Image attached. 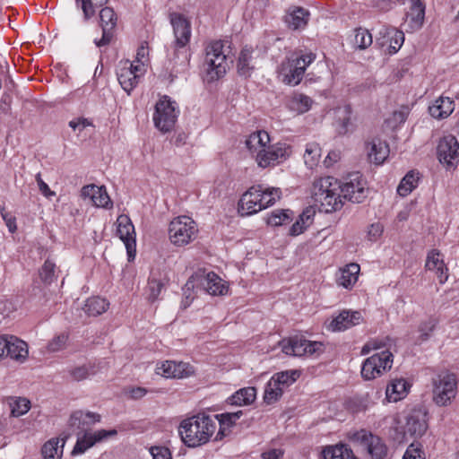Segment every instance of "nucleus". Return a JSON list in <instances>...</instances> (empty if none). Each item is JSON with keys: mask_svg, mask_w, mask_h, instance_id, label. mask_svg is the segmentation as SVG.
<instances>
[{"mask_svg": "<svg viewBox=\"0 0 459 459\" xmlns=\"http://www.w3.org/2000/svg\"><path fill=\"white\" fill-rule=\"evenodd\" d=\"M117 233L119 238L125 244L126 248L128 260L132 261L135 257L136 242L134 227L127 215H120L117 220Z\"/></svg>", "mask_w": 459, "mask_h": 459, "instance_id": "nucleus-14", "label": "nucleus"}, {"mask_svg": "<svg viewBox=\"0 0 459 459\" xmlns=\"http://www.w3.org/2000/svg\"><path fill=\"white\" fill-rule=\"evenodd\" d=\"M270 136L264 130H258L252 133L246 140V146L255 159L258 152L265 151L269 145Z\"/></svg>", "mask_w": 459, "mask_h": 459, "instance_id": "nucleus-24", "label": "nucleus"}, {"mask_svg": "<svg viewBox=\"0 0 459 459\" xmlns=\"http://www.w3.org/2000/svg\"><path fill=\"white\" fill-rule=\"evenodd\" d=\"M359 273V265L358 264H349L340 270V274L337 278L338 284L346 289L351 288L358 281Z\"/></svg>", "mask_w": 459, "mask_h": 459, "instance_id": "nucleus-31", "label": "nucleus"}, {"mask_svg": "<svg viewBox=\"0 0 459 459\" xmlns=\"http://www.w3.org/2000/svg\"><path fill=\"white\" fill-rule=\"evenodd\" d=\"M175 364V361H169L167 360L165 362H162L159 367H157V374L167 377V378H172L174 370H173V365Z\"/></svg>", "mask_w": 459, "mask_h": 459, "instance_id": "nucleus-60", "label": "nucleus"}, {"mask_svg": "<svg viewBox=\"0 0 459 459\" xmlns=\"http://www.w3.org/2000/svg\"><path fill=\"white\" fill-rule=\"evenodd\" d=\"M316 58L313 53L298 56L292 54L287 56L278 67L279 76L288 85H298L304 75L306 68Z\"/></svg>", "mask_w": 459, "mask_h": 459, "instance_id": "nucleus-5", "label": "nucleus"}, {"mask_svg": "<svg viewBox=\"0 0 459 459\" xmlns=\"http://www.w3.org/2000/svg\"><path fill=\"white\" fill-rule=\"evenodd\" d=\"M425 17L424 4H411L410 11L407 13V19L410 22V27L412 30L421 28Z\"/></svg>", "mask_w": 459, "mask_h": 459, "instance_id": "nucleus-37", "label": "nucleus"}, {"mask_svg": "<svg viewBox=\"0 0 459 459\" xmlns=\"http://www.w3.org/2000/svg\"><path fill=\"white\" fill-rule=\"evenodd\" d=\"M281 350L287 355H314L323 351L324 344L320 342H311L302 337L294 336L281 342Z\"/></svg>", "mask_w": 459, "mask_h": 459, "instance_id": "nucleus-12", "label": "nucleus"}, {"mask_svg": "<svg viewBox=\"0 0 459 459\" xmlns=\"http://www.w3.org/2000/svg\"><path fill=\"white\" fill-rule=\"evenodd\" d=\"M107 2L108 0H76L77 4H81V8L86 20L92 17L96 13V9L103 6Z\"/></svg>", "mask_w": 459, "mask_h": 459, "instance_id": "nucleus-46", "label": "nucleus"}, {"mask_svg": "<svg viewBox=\"0 0 459 459\" xmlns=\"http://www.w3.org/2000/svg\"><path fill=\"white\" fill-rule=\"evenodd\" d=\"M9 405L11 407V415L20 417L29 411L30 402L22 397H12L10 398Z\"/></svg>", "mask_w": 459, "mask_h": 459, "instance_id": "nucleus-44", "label": "nucleus"}, {"mask_svg": "<svg viewBox=\"0 0 459 459\" xmlns=\"http://www.w3.org/2000/svg\"><path fill=\"white\" fill-rule=\"evenodd\" d=\"M1 215L5 221L6 226L10 232H14L17 229L16 227V220L11 215L9 212H5L4 208L1 209Z\"/></svg>", "mask_w": 459, "mask_h": 459, "instance_id": "nucleus-62", "label": "nucleus"}, {"mask_svg": "<svg viewBox=\"0 0 459 459\" xmlns=\"http://www.w3.org/2000/svg\"><path fill=\"white\" fill-rule=\"evenodd\" d=\"M260 191L261 186H254L241 196L238 203V212L242 215H251L263 210L264 204L261 203Z\"/></svg>", "mask_w": 459, "mask_h": 459, "instance_id": "nucleus-16", "label": "nucleus"}, {"mask_svg": "<svg viewBox=\"0 0 459 459\" xmlns=\"http://www.w3.org/2000/svg\"><path fill=\"white\" fill-rule=\"evenodd\" d=\"M372 459H383L387 453V447L382 439L371 433L365 435L362 440Z\"/></svg>", "mask_w": 459, "mask_h": 459, "instance_id": "nucleus-27", "label": "nucleus"}, {"mask_svg": "<svg viewBox=\"0 0 459 459\" xmlns=\"http://www.w3.org/2000/svg\"><path fill=\"white\" fill-rule=\"evenodd\" d=\"M320 157V149L317 144H308L304 154V160L307 167L312 169L316 165Z\"/></svg>", "mask_w": 459, "mask_h": 459, "instance_id": "nucleus-52", "label": "nucleus"}, {"mask_svg": "<svg viewBox=\"0 0 459 459\" xmlns=\"http://www.w3.org/2000/svg\"><path fill=\"white\" fill-rule=\"evenodd\" d=\"M324 459H356L351 449L345 445L328 446L323 450Z\"/></svg>", "mask_w": 459, "mask_h": 459, "instance_id": "nucleus-36", "label": "nucleus"}, {"mask_svg": "<svg viewBox=\"0 0 459 459\" xmlns=\"http://www.w3.org/2000/svg\"><path fill=\"white\" fill-rule=\"evenodd\" d=\"M283 391L281 387L270 379L264 389V402L267 404H273L281 397Z\"/></svg>", "mask_w": 459, "mask_h": 459, "instance_id": "nucleus-47", "label": "nucleus"}, {"mask_svg": "<svg viewBox=\"0 0 459 459\" xmlns=\"http://www.w3.org/2000/svg\"><path fill=\"white\" fill-rule=\"evenodd\" d=\"M408 388L409 385L404 379H394L386 387V399L388 402H397L407 394Z\"/></svg>", "mask_w": 459, "mask_h": 459, "instance_id": "nucleus-32", "label": "nucleus"}, {"mask_svg": "<svg viewBox=\"0 0 459 459\" xmlns=\"http://www.w3.org/2000/svg\"><path fill=\"white\" fill-rule=\"evenodd\" d=\"M437 156L439 162L447 169H455L459 163V143L452 135L442 137L437 146Z\"/></svg>", "mask_w": 459, "mask_h": 459, "instance_id": "nucleus-10", "label": "nucleus"}, {"mask_svg": "<svg viewBox=\"0 0 459 459\" xmlns=\"http://www.w3.org/2000/svg\"><path fill=\"white\" fill-rule=\"evenodd\" d=\"M256 397V389L252 386L244 387L237 391L229 398V403L232 405H249Z\"/></svg>", "mask_w": 459, "mask_h": 459, "instance_id": "nucleus-33", "label": "nucleus"}, {"mask_svg": "<svg viewBox=\"0 0 459 459\" xmlns=\"http://www.w3.org/2000/svg\"><path fill=\"white\" fill-rule=\"evenodd\" d=\"M101 27L114 29L117 24V16L112 8H102L100 13Z\"/></svg>", "mask_w": 459, "mask_h": 459, "instance_id": "nucleus-53", "label": "nucleus"}, {"mask_svg": "<svg viewBox=\"0 0 459 459\" xmlns=\"http://www.w3.org/2000/svg\"><path fill=\"white\" fill-rule=\"evenodd\" d=\"M99 421H100V414L83 411H74L69 420V423L72 427H76L82 430H85L86 428Z\"/></svg>", "mask_w": 459, "mask_h": 459, "instance_id": "nucleus-26", "label": "nucleus"}, {"mask_svg": "<svg viewBox=\"0 0 459 459\" xmlns=\"http://www.w3.org/2000/svg\"><path fill=\"white\" fill-rule=\"evenodd\" d=\"M455 109L454 100L448 97H439L429 107V115L436 119L448 117Z\"/></svg>", "mask_w": 459, "mask_h": 459, "instance_id": "nucleus-25", "label": "nucleus"}, {"mask_svg": "<svg viewBox=\"0 0 459 459\" xmlns=\"http://www.w3.org/2000/svg\"><path fill=\"white\" fill-rule=\"evenodd\" d=\"M372 35L370 32L362 28H359L355 30L354 45L359 49H365L372 44Z\"/></svg>", "mask_w": 459, "mask_h": 459, "instance_id": "nucleus-50", "label": "nucleus"}, {"mask_svg": "<svg viewBox=\"0 0 459 459\" xmlns=\"http://www.w3.org/2000/svg\"><path fill=\"white\" fill-rule=\"evenodd\" d=\"M194 281L211 295H224L228 291L223 280L213 272L197 273Z\"/></svg>", "mask_w": 459, "mask_h": 459, "instance_id": "nucleus-17", "label": "nucleus"}, {"mask_svg": "<svg viewBox=\"0 0 459 459\" xmlns=\"http://www.w3.org/2000/svg\"><path fill=\"white\" fill-rule=\"evenodd\" d=\"M310 13L303 7L291 6L288 9L284 22L291 30L304 29L309 20Z\"/></svg>", "mask_w": 459, "mask_h": 459, "instance_id": "nucleus-21", "label": "nucleus"}, {"mask_svg": "<svg viewBox=\"0 0 459 459\" xmlns=\"http://www.w3.org/2000/svg\"><path fill=\"white\" fill-rule=\"evenodd\" d=\"M66 439L67 436H65L61 439L51 438L47 441L41 448L43 459H61Z\"/></svg>", "mask_w": 459, "mask_h": 459, "instance_id": "nucleus-29", "label": "nucleus"}, {"mask_svg": "<svg viewBox=\"0 0 459 459\" xmlns=\"http://www.w3.org/2000/svg\"><path fill=\"white\" fill-rule=\"evenodd\" d=\"M437 325V321L433 318H429L424 322H421L419 325V331L420 333V339L424 342L429 337V333L434 330Z\"/></svg>", "mask_w": 459, "mask_h": 459, "instance_id": "nucleus-56", "label": "nucleus"}, {"mask_svg": "<svg viewBox=\"0 0 459 459\" xmlns=\"http://www.w3.org/2000/svg\"><path fill=\"white\" fill-rule=\"evenodd\" d=\"M291 214L290 210H277L268 217L267 223L271 226H281L291 221Z\"/></svg>", "mask_w": 459, "mask_h": 459, "instance_id": "nucleus-48", "label": "nucleus"}, {"mask_svg": "<svg viewBox=\"0 0 459 459\" xmlns=\"http://www.w3.org/2000/svg\"><path fill=\"white\" fill-rule=\"evenodd\" d=\"M242 415V411L236 412H226L220 415V429L216 436V440L221 439L230 432V429L235 424Z\"/></svg>", "mask_w": 459, "mask_h": 459, "instance_id": "nucleus-35", "label": "nucleus"}, {"mask_svg": "<svg viewBox=\"0 0 459 459\" xmlns=\"http://www.w3.org/2000/svg\"><path fill=\"white\" fill-rule=\"evenodd\" d=\"M378 35L383 38L382 46L389 44L390 53H396L404 41L403 32L394 27L383 26L379 30Z\"/></svg>", "mask_w": 459, "mask_h": 459, "instance_id": "nucleus-23", "label": "nucleus"}, {"mask_svg": "<svg viewBox=\"0 0 459 459\" xmlns=\"http://www.w3.org/2000/svg\"><path fill=\"white\" fill-rule=\"evenodd\" d=\"M419 177L414 171H409L403 178L401 180L397 186V193L401 196H406L411 193V191L418 185Z\"/></svg>", "mask_w": 459, "mask_h": 459, "instance_id": "nucleus-42", "label": "nucleus"}, {"mask_svg": "<svg viewBox=\"0 0 459 459\" xmlns=\"http://www.w3.org/2000/svg\"><path fill=\"white\" fill-rule=\"evenodd\" d=\"M367 151L369 160L377 165L382 164L389 154L388 144L377 137L367 143Z\"/></svg>", "mask_w": 459, "mask_h": 459, "instance_id": "nucleus-22", "label": "nucleus"}, {"mask_svg": "<svg viewBox=\"0 0 459 459\" xmlns=\"http://www.w3.org/2000/svg\"><path fill=\"white\" fill-rule=\"evenodd\" d=\"M361 320V314L358 311H342L328 325L331 331H344L351 326L359 325Z\"/></svg>", "mask_w": 459, "mask_h": 459, "instance_id": "nucleus-19", "label": "nucleus"}, {"mask_svg": "<svg viewBox=\"0 0 459 459\" xmlns=\"http://www.w3.org/2000/svg\"><path fill=\"white\" fill-rule=\"evenodd\" d=\"M313 100L310 97L303 93H295L290 98L287 106L290 110L303 114L311 108Z\"/></svg>", "mask_w": 459, "mask_h": 459, "instance_id": "nucleus-34", "label": "nucleus"}, {"mask_svg": "<svg viewBox=\"0 0 459 459\" xmlns=\"http://www.w3.org/2000/svg\"><path fill=\"white\" fill-rule=\"evenodd\" d=\"M393 358L392 352L387 350L373 354L362 365V377L366 380H371L391 369Z\"/></svg>", "mask_w": 459, "mask_h": 459, "instance_id": "nucleus-9", "label": "nucleus"}, {"mask_svg": "<svg viewBox=\"0 0 459 459\" xmlns=\"http://www.w3.org/2000/svg\"><path fill=\"white\" fill-rule=\"evenodd\" d=\"M347 408L352 412H359L367 409V403L363 398L355 397L347 401Z\"/></svg>", "mask_w": 459, "mask_h": 459, "instance_id": "nucleus-59", "label": "nucleus"}, {"mask_svg": "<svg viewBox=\"0 0 459 459\" xmlns=\"http://www.w3.org/2000/svg\"><path fill=\"white\" fill-rule=\"evenodd\" d=\"M28 345L22 340L11 335L5 356L19 362H24L28 358Z\"/></svg>", "mask_w": 459, "mask_h": 459, "instance_id": "nucleus-28", "label": "nucleus"}, {"mask_svg": "<svg viewBox=\"0 0 459 459\" xmlns=\"http://www.w3.org/2000/svg\"><path fill=\"white\" fill-rule=\"evenodd\" d=\"M425 267L429 271L435 272L439 283L443 284L447 281V267L446 266L439 251L433 249L428 253Z\"/></svg>", "mask_w": 459, "mask_h": 459, "instance_id": "nucleus-20", "label": "nucleus"}, {"mask_svg": "<svg viewBox=\"0 0 459 459\" xmlns=\"http://www.w3.org/2000/svg\"><path fill=\"white\" fill-rule=\"evenodd\" d=\"M112 30L113 29H110L108 27L102 28V38L100 40H95V44L97 47H102L109 44L112 39Z\"/></svg>", "mask_w": 459, "mask_h": 459, "instance_id": "nucleus-64", "label": "nucleus"}, {"mask_svg": "<svg viewBox=\"0 0 459 459\" xmlns=\"http://www.w3.org/2000/svg\"><path fill=\"white\" fill-rule=\"evenodd\" d=\"M94 365L88 363L72 367L68 369V374L74 381H82L95 375Z\"/></svg>", "mask_w": 459, "mask_h": 459, "instance_id": "nucleus-40", "label": "nucleus"}, {"mask_svg": "<svg viewBox=\"0 0 459 459\" xmlns=\"http://www.w3.org/2000/svg\"><path fill=\"white\" fill-rule=\"evenodd\" d=\"M36 181H37L39 189V191L41 192V194L43 195H45L46 197L49 198V197L54 196L56 195L55 192L50 190V188L48 186V184L43 181L40 173H38L36 175Z\"/></svg>", "mask_w": 459, "mask_h": 459, "instance_id": "nucleus-61", "label": "nucleus"}, {"mask_svg": "<svg viewBox=\"0 0 459 459\" xmlns=\"http://www.w3.org/2000/svg\"><path fill=\"white\" fill-rule=\"evenodd\" d=\"M291 147L285 143L268 145L264 152H258L255 158L257 165L263 169L274 166L280 160H286L291 154Z\"/></svg>", "mask_w": 459, "mask_h": 459, "instance_id": "nucleus-13", "label": "nucleus"}, {"mask_svg": "<svg viewBox=\"0 0 459 459\" xmlns=\"http://www.w3.org/2000/svg\"><path fill=\"white\" fill-rule=\"evenodd\" d=\"M117 433L116 429H100L95 432L85 431L82 436H78L76 444L74 446L71 455L74 456L83 454L95 444L108 438V437L117 435Z\"/></svg>", "mask_w": 459, "mask_h": 459, "instance_id": "nucleus-15", "label": "nucleus"}, {"mask_svg": "<svg viewBox=\"0 0 459 459\" xmlns=\"http://www.w3.org/2000/svg\"><path fill=\"white\" fill-rule=\"evenodd\" d=\"M81 195L83 198H90L97 207H112V202L105 186H97L96 185L84 186L81 190Z\"/></svg>", "mask_w": 459, "mask_h": 459, "instance_id": "nucleus-18", "label": "nucleus"}, {"mask_svg": "<svg viewBox=\"0 0 459 459\" xmlns=\"http://www.w3.org/2000/svg\"><path fill=\"white\" fill-rule=\"evenodd\" d=\"M163 283L156 279H150L148 282V300L154 302L160 296Z\"/></svg>", "mask_w": 459, "mask_h": 459, "instance_id": "nucleus-55", "label": "nucleus"}, {"mask_svg": "<svg viewBox=\"0 0 459 459\" xmlns=\"http://www.w3.org/2000/svg\"><path fill=\"white\" fill-rule=\"evenodd\" d=\"M150 453L152 459H172L169 449L165 446H152Z\"/></svg>", "mask_w": 459, "mask_h": 459, "instance_id": "nucleus-58", "label": "nucleus"}, {"mask_svg": "<svg viewBox=\"0 0 459 459\" xmlns=\"http://www.w3.org/2000/svg\"><path fill=\"white\" fill-rule=\"evenodd\" d=\"M259 195L262 199L261 203L264 204L263 209H265L273 205L275 201L280 198L281 190L280 188H263L261 186Z\"/></svg>", "mask_w": 459, "mask_h": 459, "instance_id": "nucleus-49", "label": "nucleus"}, {"mask_svg": "<svg viewBox=\"0 0 459 459\" xmlns=\"http://www.w3.org/2000/svg\"><path fill=\"white\" fill-rule=\"evenodd\" d=\"M403 459H425L421 446L418 443L411 444L407 447Z\"/></svg>", "mask_w": 459, "mask_h": 459, "instance_id": "nucleus-57", "label": "nucleus"}, {"mask_svg": "<svg viewBox=\"0 0 459 459\" xmlns=\"http://www.w3.org/2000/svg\"><path fill=\"white\" fill-rule=\"evenodd\" d=\"M351 108L350 106L338 108L336 109V124L339 134H345L351 125Z\"/></svg>", "mask_w": 459, "mask_h": 459, "instance_id": "nucleus-39", "label": "nucleus"}, {"mask_svg": "<svg viewBox=\"0 0 459 459\" xmlns=\"http://www.w3.org/2000/svg\"><path fill=\"white\" fill-rule=\"evenodd\" d=\"M299 377V373L297 370H287L274 374L271 380L283 391L291 385Z\"/></svg>", "mask_w": 459, "mask_h": 459, "instance_id": "nucleus-41", "label": "nucleus"}, {"mask_svg": "<svg viewBox=\"0 0 459 459\" xmlns=\"http://www.w3.org/2000/svg\"><path fill=\"white\" fill-rule=\"evenodd\" d=\"M91 126V123L83 117H79L74 120H71L69 122V126L72 127L74 130H79L80 132L82 131L85 127Z\"/></svg>", "mask_w": 459, "mask_h": 459, "instance_id": "nucleus-63", "label": "nucleus"}, {"mask_svg": "<svg viewBox=\"0 0 459 459\" xmlns=\"http://www.w3.org/2000/svg\"><path fill=\"white\" fill-rule=\"evenodd\" d=\"M427 428L425 416L420 412H414L408 416L405 426L406 433L412 437H420L425 433Z\"/></svg>", "mask_w": 459, "mask_h": 459, "instance_id": "nucleus-30", "label": "nucleus"}, {"mask_svg": "<svg viewBox=\"0 0 459 459\" xmlns=\"http://www.w3.org/2000/svg\"><path fill=\"white\" fill-rule=\"evenodd\" d=\"M252 60V49L245 47L238 56V72L240 75L248 76L253 70V66L250 65Z\"/></svg>", "mask_w": 459, "mask_h": 459, "instance_id": "nucleus-43", "label": "nucleus"}, {"mask_svg": "<svg viewBox=\"0 0 459 459\" xmlns=\"http://www.w3.org/2000/svg\"><path fill=\"white\" fill-rule=\"evenodd\" d=\"M456 379L454 374H440L433 382V401L438 406H447L455 397Z\"/></svg>", "mask_w": 459, "mask_h": 459, "instance_id": "nucleus-8", "label": "nucleus"}, {"mask_svg": "<svg viewBox=\"0 0 459 459\" xmlns=\"http://www.w3.org/2000/svg\"><path fill=\"white\" fill-rule=\"evenodd\" d=\"M204 66L206 72V81L209 82L219 80L226 74L229 62L225 41L212 40L206 45Z\"/></svg>", "mask_w": 459, "mask_h": 459, "instance_id": "nucleus-4", "label": "nucleus"}, {"mask_svg": "<svg viewBox=\"0 0 459 459\" xmlns=\"http://www.w3.org/2000/svg\"><path fill=\"white\" fill-rule=\"evenodd\" d=\"M170 22L175 36V50L169 61L174 67L185 70L190 61V54L186 47L191 38V25L182 14L177 13L170 14Z\"/></svg>", "mask_w": 459, "mask_h": 459, "instance_id": "nucleus-3", "label": "nucleus"}, {"mask_svg": "<svg viewBox=\"0 0 459 459\" xmlns=\"http://www.w3.org/2000/svg\"><path fill=\"white\" fill-rule=\"evenodd\" d=\"M173 377L172 378H183L191 376L194 373V368L188 363L176 362L173 365Z\"/></svg>", "mask_w": 459, "mask_h": 459, "instance_id": "nucleus-54", "label": "nucleus"}, {"mask_svg": "<svg viewBox=\"0 0 459 459\" xmlns=\"http://www.w3.org/2000/svg\"><path fill=\"white\" fill-rule=\"evenodd\" d=\"M68 338L69 336L66 333H61L54 336L47 345L48 351L57 352L65 350L67 346Z\"/></svg>", "mask_w": 459, "mask_h": 459, "instance_id": "nucleus-51", "label": "nucleus"}, {"mask_svg": "<svg viewBox=\"0 0 459 459\" xmlns=\"http://www.w3.org/2000/svg\"><path fill=\"white\" fill-rule=\"evenodd\" d=\"M143 64L134 65L129 60L121 61L117 70V80L127 94L137 86L143 74Z\"/></svg>", "mask_w": 459, "mask_h": 459, "instance_id": "nucleus-11", "label": "nucleus"}, {"mask_svg": "<svg viewBox=\"0 0 459 459\" xmlns=\"http://www.w3.org/2000/svg\"><path fill=\"white\" fill-rule=\"evenodd\" d=\"M178 107L167 95L162 96L155 105L153 122L155 126L163 133L170 132L177 121Z\"/></svg>", "mask_w": 459, "mask_h": 459, "instance_id": "nucleus-6", "label": "nucleus"}, {"mask_svg": "<svg viewBox=\"0 0 459 459\" xmlns=\"http://www.w3.org/2000/svg\"><path fill=\"white\" fill-rule=\"evenodd\" d=\"M39 277L43 283L48 285L56 280V264L49 259H47L39 269Z\"/></svg>", "mask_w": 459, "mask_h": 459, "instance_id": "nucleus-45", "label": "nucleus"}, {"mask_svg": "<svg viewBox=\"0 0 459 459\" xmlns=\"http://www.w3.org/2000/svg\"><path fill=\"white\" fill-rule=\"evenodd\" d=\"M367 195L366 181L359 172L349 174L342 183L333 177L321 178L312 187V197L325 212L341 209L343 205L342 198L359 204Z\"/></svg>", "mask_w": 459, "mask_h": 459, "instance_id": "nucleus-1", "label": "nucleus"}, {"mask_svg": "<svg viewBox=\"0 0 459 459\" xmlns=\"http://www.w3.org/2000/svg\"><path fill=\"white\" fill-rule=\"evenodd\" d=\"M206 413H198L183 420L178 427V434L188 447H198L207 444L216 431V419Z\"/></svg>", "mask_w": 459, "mask_h": 459, "instance_id": "nucleus-2", "label": "nucleus"}, {"mask_svg": "<svg viewBox=\"0 0 459 459\" xmlns=\"http://www.w3.org/2000/svg\"><path fill=\"white\" fill-rule=\"evenodd\" d=\"M195 222L188 216H179L172 220L169 227V237L176 246L182 247L195 238Z\"/></svg>", "mask_w": 459, "mask_h": 459, "instance_id": "nucleus-7", "label": "nucleus"}, {"mask_svg": "<svg viewBox=\"0 0 459 459\" xmlns=\"http://www.w3.org/2000/svg\"><path fill=\"white\" fill-rule=\"evenodd\" d=\"M108 306L109 303L107 299L100 297H92L86 300L83 309L89 316H96L104 313Z\"/></svg>", "mask_w": 459, "mask_h": 459, "instance_id": "nucleus-38", "label": "nucleus"}]
</instances>
